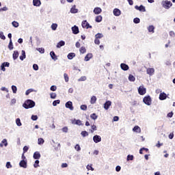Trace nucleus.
<instances>
[{
  "mask_svg": "<svg viewBox=\"0 0 175 175\" xmlns=\"http://www.w3.org/2000/svg\"><path fill=\"white\" fill-rule=\"evenodd\" d=\"M36 105V103H35V101H33V100L27 99L23 104V107L26 109H32L35 107Z\"/></svg>",
  "mask_w": 175,
  "mask_h": 175,
  "instance_id": "1",
  "label": "nucleus"
},
{
  "mask_svg": "<svg viewBox=\"0 0 175 175\" xmlns=\"http://www.w3.org/2000/svg\"><path fill=\"white\" fill-rule=\"evenodd\" d=\"M161 5L165 9H170V8L173 6V3H172V1L167 0L163 1L161 2Z\"/></svg>",
  "mask_w": 175,
  "mask_h": 175,
  "instance_id": "2",
  "label": "nucleus"
},
{
  "mask_svg": "<svg viewBox=\"0 0 175 175\" xmlns=\"http://www.w3.org/2000/svg\"><path fill=\"white\" fill-rule=\"evenodd\" d=\"M143 102L147 106H151V103L152 102V99H151V96L150 95L146 96L143 98Z\"/></svg>",
  "mask_w": 175,
  "mask_h": 175,
  "instance_id": "3",
  "label": "nucleus"
},
{
  "mask_svg": "<svg viewBox=\"0 0 175 175\" xmlns=\"http://www.w3.org/2000/svg\"><path fill=\"white\" fill-rule=\"evenodd\" d=\"M65 107L66 109H69L71 111H73L75 110V107H73V103L72 101H68L65 104Z\"/></svg>",
  "mask_w": 175,
  "mask_h": 175,
  "instance_id": "4",
  "label": "nucleus"
},
{
  "mask_svg": "<svg viewBox=\"0 0 175 175\" xmlns=\"http://www.w3.org/2000/svg\"><path fill=\"white\" fill-rule=\"evenodd\" d=\"M146 92H147V89H146L144 86H139L138 88V93L139 95H145Z\"/></svg>",
  "mask_w": 175,
  "mask_h": 175,
  "instance_id": "5",
  "label": "nucleus"
},
{
  "mask_svg": "<svg viewBox=\"0 0 175 175\" xmlns=\"http://www.w3.org/2000/svg\"><path fill=\"white\" fill-rule=\"evenodd\" d=\"M146 73L147 75H149L150 76H153V75L155 73V69L154 68H146Z\"/></svg>",
  "mask_w": 175,
  "mask_h": 175,
  "instance_id": "6",
  "label": "nucleus"
},
{
  "mask_svg": "<svg viewBox=\"0 0 175 175\" xmlns=\"http://www.w3.org/2000/svg\"><path fill=\"white\" fill-rule=\"evenodd\" d=\"M81 25L83 28H86V29H88L89 28H92V26H91L90 23L87 22V20L83 21Z\"/></svg>",
  "mask_w": 175,
  "mask_h": 175,
  "instance_id": "7",
  "label": "nucleus"
},
{
  "mask_svg": "<svg viewBox=\"0 0 175 175\" xmlns=\"http://www.w3.org/2000/svg\"><path fill=\"white\" fill-rule=\"evenodd\" d=\"M72 32L74 35H77V33H79L80 30L79 29V27L77 25H74L71 27Z\"/></svg>",
  "mask_w": 175,
  "mask_h": 175,
  "instance_id": "8",
  "label": "nucleus"
},
{
  "mask_svg": "<svg viewBox=\"0 0 175 175\" xmlns=\"http://www.w3.org/2000/svg\"><path fill=\"white\" fill-rule=\"evenodd\" d=\"M93 142H94L96 144L100 143V142H102V137H100V135H95L93 137Z\"/></svg>",
  "mask_w": 175,
  "mask_h": 175,
  "instance_id": "9",
  "label": "nucleus"
},
{
  "mask_svg": "<svg viewBox=\"0 0 175 175\" xmlns=\"http://www.w3.org/2000/svg\"><path fill=\"white\" fill-rule=\"evenodd\" d=\"M27 160H21L19 163V166L20 167H23V169H27Z\"/></svg>",
  "mask_w": 175,
  "mask_h": 175,
  "instance_id": "10",
  "label": "nucleus"
},
{
  "mask_svg": "<svg viewBox=\"0 0 175 175\" xmlns=\"http://www.w3.org/2000/svg\"><path fill=\"white\" fill-rule=\"evenodd\" d=\"M135 9H136V10H139V12H146V7H144V5H135Z\"/></svg>",
  "mask_w": 175,
  "mask_h": 175,
  "instance_id": "11",
  "label": "nucleus"
},
{
  "mask_svg": "<svg viewBox=\"0 0 175 175\" xmlns=\"http://www.w3.org/2000/svg\"><path fill=\"white\" fill-rule=\"evenodd\" d=\"M167 98V94L165 92L160 93L159 99L160 100H165Z\"/></svg>",
  "mask_w": 175,
  "mask_h": 175,
  "instance_id": "12",
  "label": "nucleus"
},
{
  "mask_svg": "<svg viewBox=\"0 0 175 175\" xmlns=\"http://www.w3.org/2000/svg\"><path fill=\"white\" fill-rule=\"evenodd\" d=\"M120 68L122 70H124V72H126V70H129V66H128V64L124 63H122L120 64Z\"/></svg>",
  "mask_w": 175,
  "mask_h": 175,
  "instance_id": "13",
  "label": "nucleus"
},
{
  "mask_svg": "<svg viewBox=\"0 0 175 175\" xmlns=\"http://www.w3.org/2000/svg\"><path fill=\"white\" fill-rule=\"evenodd\" d=\"M113 15L116 16V17H118L121 16V10L118 8H115L113 10Z\"/></svg>",
  "mask_w": 175,
  "mask_h": 175,
  "instance_id": "14",
  "label": "nucleus"
},
{
  "mask_svg": "<svg viewBox=\"0 0 175 175\" xmlns=\"http://www.w3.org/2000/svg\"><path fill=\"white\" fill-rule=\"evenodd\" d=\"M110 106H111V101L107 100L104 103V109H105V110H109V109H110Z\"/></svg>",
  "mask_w": 175,
  "mask_h": 175,
  "instance_id": "15",
  "label": "nucleus"
},
{
  "mask_svg": "<svg viewBox=\"0 0 175 175\" xmlns=\"http://www.w3.org/2000/svg\"><path fill=\"white\" fill-rule=\"evenodd\" d=\"M72 14H76V13H79V9L76 8V5H72L70 10Z\"/></svg>",
  "mask_w": 175,
  "mask_h": 175,
  "instance_id": "16",
  "label": "nucleus"
},
{
  "mask_svg": "<svg viewBox=\"0 0 175 175\" xmlns=\"http://www.w3.org/2000/svg\"><path fill=\"white\" fill-rule=\"evenodd\" d=\"M93 12L94 13V14H100L102 13V8L99 7H96L94 9Z\"/></svg>",
  "mask_w": 175,
  "mask_h": 175,
  "instance_id": "17",
  "label": "nucleus"
},
{
  "mask_svg": "<svg viewBox=\"0 0 175 175\" xmlns=\"http://www.w3.org/2000/svg\"><path fill=\"white\" fill-rule=\"evenodd\" d=\"M40 157H41V154L40 152L36 151L33 153V159H36V160L40 159Z\"/></svg>",
  "mask_w": 175,
  "mask_h": 175,
  "instance_id": "18",
  "label": "nucleus"
},
{
  "mask_svg": "<svg viewBox=\"0 0 175 175\" xmlns=\"http://www.w3.org/2000/svg\"><path fill=\"white\" fill-rule=\"evenodd\" d=\"M50 55L53 61H57V59H58V57H57V55H55V52H54V51H51L50 52Z\"/></svg>",
  "mask_w": 175,
  "mask_h": 175,
  "instance_id": "19",
  "label": "nucleus"
},
{
  "mask_svg": "<svg viewBox=\"0 0 175 175\" xmlns=\"http://www.w3.org/2000/svg\"><path fill=\"white\" fill-rule=\"evenodd\" d=\"M25 58H27V55L25 54V51L22 50L21 55L19 57V59H21V61H24V59H25Z\"/></svg>",
  "mask_w": 175,
  "mask_h": 175,
  "instance_id": "20",
  "label": "nucleus"
},
{
  "mask_svg": "<svg viewBox=\"0 0 175 175\" xmlns=\"http://www.w3.org/2000/svg\"><path fill=\"white\" fill-rule=\"evenodd\" d=\"M18 55H20V53H18V51H14L12 54V58L14 61H16L18 58Z\"/></svg>",
  "mask_w": 175,
  "mask_h": 175,
  "instance_id": "21",
  "label": "nucleus"
},
{
  "mask_svg": "<svg viewBox=\"0 0 175 175\" xmlns=\"http://www.w3.org/2000/svg\"><path fill=\"white\" fill-rule=\"evenodd\" d=\"M72 124H74L75 125H79V126L83 125V124L81 123V120H76V119H74L72 121Z\"/></svg>",
  "mask_w": 175,
  "mask_h": 175,
  "instance_id": "22",
  "label": "nucleus"
},
{
  "mask_svg": "<svg viewBox=\"0 0 175 175\" xmlns=\"http://www.w3.org/2000/svg\"><path fill=\"white\" fill-rule=\"evenodd\" d=\"M8 139H3L0 144V147H3V146L4 147H8Z\"/></svg>",
  "mask_w": 175,
  "mask_h": 175,
  "instance_id": "23",
  "label": "nucleus"
},
{
  "mask_svg": "<svg viewBox=\"0 0 175 175\" xmlns=\"http://www.w3.org/2000/svg\"><path fill=\"white\" fill-rule=\"evenodd\" d=\"M33 6L39 7L42 5V1L40 0H34L33 1Z\"/></svg>",
  "mask_w": 175,
  "mask_h": 175,
  "instance_id": "24",
  "label": "nucleus"
},
{
  "mask_svg": "<svg viewBox=\"0 0 175 175\" xmlns=\"http://www.w3.org/2000/svg\"><path fill=\"white\" fill-rule=\"evenodd\" d=\"M65 44V41L60 40L56 45L57 49H61Z\"/></svg>",
  "mask_w": 175,
  "mask_h": 175,
  "instance_id": "25",
  "label": "nucleus"
},
{
  "mask_svg": "<svg viewBox=\"0 0 175 175\" xmlns=\"http://www.w3.org/2000/svg\"><path fill=\"white\" fill-rule=\"evenodd\" d=\"M93 55L92 53H88L85 57V61L86 62H88V61H90V59H91V58H92Z\"/></svg>",
  "mask_w": 175,
  "mask_h": 175,
  "instance_id": "26",
  "label": "nucleus"
},
{
  "mask_svg": "<svg viewBox=\"0 0 175 175\" xmlns=\"http://www.w3.org/2000/svg\"><path fill=\"white\" fill-rule=\"evenodd\" d=\"M133 131L136 132L137 133H140V132L142 131V129L139 126H135L133 128Z\"/></svg>",
  "mask_w": 175,
  "mask_h": 175,
  "instance_id": "27",
  "label": "nucleus"
},
{
  "mask_svg": "<svg viewBox=\"0 0 175 175\" xmlns=\"http://www.w3.org/2000/svg\"><path fill=\"white\" fill-rule=\"evenodd\" d=\"M75 57H76V53H70L67 55L68 59H73V58H75Z\"/></svg>",
  "mask_w": 175,
  "mask_h": 175,
  "instance_id": "28",
  "label": "nucleus"
},
{
  "mask_svg": "<svg viewBox=\"0 0 175 175\" xmlns=\"http://www.w3.org/2000/svg\"><path fill=\"white\" fill-rule=\"evenodd\" d=\"M148 32H152V33H154V32H155V27H154V25H150L148 27Z\"/></svg>",
  "mask_w": 175,
  "mask_h": 175,
  "instance_id": "29",
  "label": "nucleus"
},
{
  "mask_svg": "<svg viewBox=\"0 0 175 175\" xmlns=\"http://www.w3.org/2000/svg\"><path fill=\"white\" fill-rule=\"evenodd\" d=\"M12 25L14 28H18V27H20V23H18V22H17L16 21H14L12 22Z\"/></svg>",
  "mask_w": 175,
  "mask_h": 175,
  "instance_id": "30",
  "label": "nucleus"
},
{
  "mask_svg": "<svg viewBox=\"0 0 175 175\" xmlns=\"http://www.w3.org/2000/svg\"><path fill=\"white\" fill-rule=\"evenodd\" d=\"M90 103L91 105H95L96 103V96H92L90 99Z\"/></svg>",
  "mask_w": 175,
  "mask_h": 175,
  "instance_id": "31",
  "label": "nucleus"
},
{
  "mask_svg": "<svg viewBox=\"0 0 175 175\" xmlns=\"http://www.w3.org/2000/svg\"><path fill=\"white\" fill-rule=\"evenodd\" d=\"M8 49L10 51H12V50H13V49H14V47L13 46V41H12V40H10V42L8 44Z\"/></svg>",
  "mask_w": 175,
  "mask_h": 175,
  "instance_id": "32",
  "label": "nucleus"
},
{
  "mask_svg": "<svg viewBox=\"0 0 175 175\" xmlns=\"http://www.w3.org/2000/svg\"><path fill=\"white\" fill-rule=\"evenodd\" d=\"M51 28L53 31H57V28H58V25L57 23H53L51 26Z\"/></svg>",
  "mask_w": 175,
  "mask_h": 175,
  "instance_id": "33",
  "label": "nucleus"
},
{
  "mask_svg": "<svg viewBox=\"0 0 175 175\" xmlns=\"http://www.w3.org/2000/svg\"><path fill=\"white\" fill-rule=\"evenodd\" d=\"M38 144L39 146H42V144H44V139L43 138H38Z\"/></svg>",
  "mask_w": 175,
  "mask_h": 175,
  "instance_id": "34",
  "label": "nucleus"
},
{
  "mask_svg": "<svg viewBox=\"0 0 175 175\" xmlns=\"http://www.w3.org/2000/svg\"><path fill=\"white\" fill-rule=\"evenodd\" d=\"M79 51H80L81 54H85V53L87 52V49H85V47L81 46L79 49Z\"/></svg>",
  "mask_w": 175,
  "mask_h": 175,
  "instance_id": "35",
  "label": "nucleus"
},
{
  "mask_svg": "<svg viewBox=\"0 0 175 175\" xmlns=\"http://www.w3.org/2000/svg\"><path fill=\"white\" fill-rule=\"evenodd\" d=\"M102 20H103L102 16L100 15V16H96V19H95L96 23H100Z\"/></svg>",
  "mask_w": 175,
  "mask_h": 175,
  "instance_id": "36",
  "label": "nucleus"
},
{
  "mask_svg": "<svg viewBox=\"0 0 175 175\" xmlns=\"http://www.w3.org/2000/svg\"><path fill=\"white\" fill-rule=\"evenodd\" d=\"M129 81H135L136 80V78L132 74H130L129 75Z\"/></svg>",
  "mask_w": 175,
  "mask_h": 175,
  "instance_id": "37",
  "label": "nucleus"
},
{
  "mask_svg": "<svg viewBox=\"0 0 175 175\" xmlns=\"http://www.w3.org/2000/svg\"><path fill=\"white\" fill-rule=\"evenodd\" d=\"M16 124L17 126H21V125H23V124L21 123V120L19 118L16 119Z\"/></svg>",
  "mask_w": 175,
  "mask_h": 175,
  "instance_id": "38",
  "label": "nucleus"
},
{
  "mask_svg": "<svg viewBox=\"0 0 175 175\" xmlns=\"http://www.w3.org/2000/svg\"><path fill=\"white\" fill-rule=\"evenodd\" d=\"M13 94H17V86L12 85L11 86Z\"/></svg>",
  "mask_w": 175,
  "mask_h": 175,
  "instance_id": "39",
  "label": "nucleus"
},
{
  "mask_svg": "<svg viewBox=\"0 0 175 175\" xmlns=\"http://www.w3.org/2000/svg\"><path fill=\"white\" fill-rule=\"evenodd\" d=\"M96 39H102L103 38V34L102 33H98L95 35Z\"/></svg>",
  "mask_w": 175,
  "mask_h": 175,
  "instance_id": "40",
  "label": "nucleus"
},
{
  "mask_svg": "<svg viewBox=\"0 0 175 175\" xmlns=\"http://www.w3.org/2000/svg\"><path fill=\"white\" fill-rule=\"evenodd\" d=\"M81 135L83 137H87V136H88V132L86 131H81Z\"/></svg>",
  "mask_w": 175,
  "mask_h": 175,
  "instance_id": "41",
  "label": "nucleus"
},
{
  "mask_svg": "<svg viewBox=\"0 0 175 175\" xmlns=\"http://www.w3.org/2000/svg\"><path fill=\"white\" fill-rule=\"evenodd\" d=\"M134 158H135V157H133V155L128 154L127 158H126V161H133Z\"/></svg>",
  "mask_w": 175,
  "mask_h": 175,
  "instance_id": "42",
  "label": "nucleus"
},
{
  "mask_svg": "<svg viewBox=\"0 0 175 175\" xmlns=\"http://www.w3.org/2000/svg\"><path fill=\"white\" fill-rule=\"evenodd\" d=\"M90 118H92V120H96L98 118V116L96 115V113H92L90 115Z\"/></svg>",
  "mask_w": 175,
  "mask_h": 175,
  "instance_id": "43",
  "label": "nucleus"
},
{
  "mask_svg": "<svg viewBox=\"0 0 175 175\" xmlns=\"http://www.w3.org/2000/svg\"><path fill=\"white\" fill-rule=\"evenodd\" d=\"M37 51H39L40 54H44V48H37Z\"/></svg>",
  "mask_w": 175,
  "mask_h": 175,
  "instance_id": "44",
  "label": "nucleus"
},
{
  "mask_svg": "<svg viewBox=\"0 0 175 175\" xmlns=\"http://www.w3.org/2000/svg\"><path fill=\"white\" fill-rule=\"evenodd\" d=\"M134 24H139L140 23V18H135L133 19Z\"/></svg>",
  "mask_w": 175,
  "mask_h": 175,
  "instance_id": "45",
  "label": "nucleus"
},
{
  "mask_svg": "<svg viewBox=\"0 0 175 175\" xmlns=\"http://www.w3.org/2000/svg\"><path fill=\"white\" fill-rule=\"evenodd\" d=\"M33 89L31 88V89H28L26 92H25V95L28 96L29 95V94H31V92H33Z\"/></svg>",
  "mask_w": 175,
  "mask_h": 175,
  "instance_id": "46",
  "label": "nucleus"
},
{
  "mask_svg": "<svg viewBox=\"0 0 175 175\" xmlns=\"http://www.w3.org/2000/svg\"><path fill=\"white\" fill-rule=\"evenodd\" d=\"M59 103H61V100H55L53 102V106H57V105H59Z\"/></svg>",
  "mask_w": 175,
  "mask_h": 175,
  "instance_id": "47",
  "label": "nucleus"
},
{
  "mask_svg": "<svg viewBox=\"0 0 175 175\" xmlns=\"http://www.w3.org/2000/svg\"><path fill=\"white\" fill-rule=\"evenodd\" d=\"M0 38L2 39V40H5L6 39V36H5L3 31H0Z\"/></svg>",
  "mask_w": 175,
  "mask_h": 175,
  "instance_id": "48",
  "label": "nucleus"
},
{
  "mask_svg": "<svg viewBox=\"0 0 175 175\" xmlns=\"http://www.w3.org/2000/svg\"><path fill=\"white\" fill-rule=\"evenodd\" d=\"M64 77L66 83H68V81H69V76L68 75V74L64 73Z\"/></svg>",
  "mask_w": 175,
  "mask_h": 175,
  "instance_id": "49",
  "label": "nucleus"
},
{
  "mask_svg": "<svg viewBox=\"0 0 175 175\" xmlns=\"http://www.w3.org/2000/svg\"><path fill=\"white\" fill-rule=\"evenodd\" d=\"M38 116L37 115H32L31 116V120H32V121H38Z\"/></svg>",
  "mask_w": 175,
  "mask_h": 175,
  "instance_id": "50",
  "label": "nucleus"
},
{
  "mask_svg": "<svg viewBox=\"0 0 175 175\" xmlns=\"http://www.w3.org/2000/svg\"><path fill=\"white\" fill-rule=\"evenodd\" d=\"M92 129L90 130L91 133H94V131H96V126L93 124L91 126Z\"/></svg>",
  "mask_w": 175,
  "mask_h": 175,
  "instance_id": "51",
  "label": "nucleus"
},
{
  "mask_svg": "<svg viewBox=\"0 0 175 175\" xmlns=\"http://www.w3.org/2000/svg\"><path fill=\"white\" fill-rule=\"evenodd\" d=\"M5 167H7V169H12V163H10V161H8L6 163Z\"/></svg>",
  "mask_w": 175,
  "mask_h": 175,
  "instance_id": "52",
  "label": "nucleus"
},
{
  "mask_svg": "<svg viewBox=\"0 0 175 175\" xmlns=\"http://www.w3.org/2000/svg\"><path fill=\"white\" fill-rule=\"evenodd\" d=\"M85 80H87V77L82 76L78 79V81H85Z\"/></svg>",
  "mask_w": 175,
  "mask_h": 175,
  "instance_id": "53",
  "label": "nucleus"
},
{
  "mask_svg": "<svg viewBox=\"0 0 175 175\" xmlns=\"http://www.w3.org/2000/svg\"><path fill=\"white\" fill-rule=\"evenodd\" d=\"M86 168L88 170H91L92 172H94V167H92V165H88L86 166Z\"/></svg>",
  "mask_w": 175,
  "mask_h": 175,
  "instance_id": "54",
  "label": "nucleus"
},
{
  "mask_svg": "<svg viewBox=\"0 0 175 175\" xmlns=\"http://www.w3.org/2000/svg\"><path fill=\"white\" fill-rule=\"evenodd\" d=\"M2 64L3 65V66L5 68H9V66H10V63H9L8 62H5L2 63Z\"/></svg>",
  "mask_w": 175,
  "mask_h": 175,
  "instance_id": "55",
  "label": "nucleus"
},
{
  "mask_svg": "<svg viewBox=\"0 0 175 175\" xmlns=\"http://www.w3.org/2000/svg\"><path fill=\"white\" fill-rule=\"evenodd\" d=\"M50 96L51 99H55L57 98V94L52 92L50 94Z\"/></svg>",
  "mask_w": 175,
  "mask_h": 175,
  "instance_id": "56",
  "label": "nucleus"
},
{
  "mask_svg": "<svg viewBox=\"0 0 175 175\" xmlns=\"http://www.w3.org/2000/svg\"><path fill=\"white\" fill-rule=\"evenodd\" d=\"M39 161L38 160H36L33 164V167H39Z\"/></svg>",
  "mask_w": 175,
  "mask_h": 175,
  "instance_id": "57",
  "label": "nucleus"
},
{
  "mask_svg": "<svg viewBox=\"0 0 175 175\" xmlns=\"http://www.w3.org/2000/svg\"><path fill=\"white\" fill-rule=\"evenodd\" d=\"M75 148L76 151L81 150V147H80V145H79V144L75 145Z\"/></svg>",
  "mask_w": 175,
  "mask_h": 175,
  "instance_id": "58",
  "label": "nucleus"
},
{
  "mask_svg": "<svg viewBox=\"0 0 175 175\" xmlns=\"http://www.w3.org/2000/svg\"><path fill=\"white\" fill-rule=\"evenodd\" d=\"M33 70H39V66L36 64H33Z\"/></svg>",
  "mask_w": 175,
  "mask_h": 175,
  "instance_id": "59",
  "label": "nucleus"
},
{
  "mask_svg": "<svg viewBox=\"0 0 175 175\" xmlns=\"http://www.w3.org/2000/svg\"><path fill=\"white\" fill-rule=\"evenodd\" d=\"M81 110L85 111L87 110V105H81L80 107Z\"/></svg>",
  "mask_w": 175,
  "mask_h": 175,
  "instance_id": "60",
  "label": "nucleus"
},
{
  "mask_svg": "<svg viewBox=\"0 0 175 175\" xmlns=\"http://www.w3.org/2000/svg\"><path fill=\"white\" fill-rule=\"evenodd\" d=\"M62 132H64V133H68V126H64L62 129Z\"/></svg>",
  "mask_w": 175,
  "mask_h": 175,
  "instance_id": "61",
  "label": "nucleus"
},
{
  "mask_svg": "<svg viewBox=\"0 0 175 175\" xmlns=\"http://www.w3.org/2000/svg\"><path fill=\"white\" fill-rule=\"evenodd\" d=\"M28 150H29V148L27 146H25L23 147V154H25V152H27Z\"/></svg>",
  "mask_w": 175,
  "mask_h": 175,
  "instance_id": "62",
  "label": "nucleus"
},
{
  "mask_svg": "<svg viewBox=\"0 0 175 175\" xmlns=\"http://www.w3.org/2000/svg\"><path fill=\"white\" fill-rule=\"evenodd\" d=\"M8 10H9V8H8L6 6L0 8V12H8Z\"/></svg>",
  "mask_w": 175,
  "mask_h": 175,
  "instance_id": "63",
  "label": "nucleus"
},
{
  "mask_svg": "<svg viewBox=\"0 0 175 175\" xmlns=\"http://www.w3.org/2000/svg\"><path fill=\"white\" fill-rule=\"evenodd\" d=\"M50 90H51V91H57V86L56 85H52V86H51V88H50Z\"/></svg>",
  "mask_w": 175,
  "mask_h": 175,
  "instance_id": "64",
  "label": "nucleus"
}]
</instances>
